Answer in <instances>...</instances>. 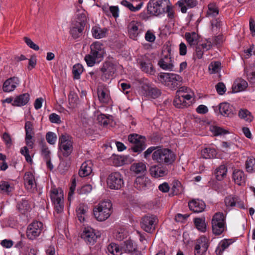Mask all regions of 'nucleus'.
Segmentation results:
<instances>
[{
	"instance_id": "obj_1",
	"label": "nucleus",
	"mask_w": 255,
	"mask_h": 255,
	"mask_svg": "<svg viewBox=\"0 0 255 255\" xmlns=\"http://www.w3.org/2000/svg\"><path fill=\"white\" fill-rule=\"evenodd\" d=\"M90 49V53L86 55L84 59L87 65L92 67L103 59L105 50L104 44L99 41L92 43Z\"/></svg>"
},
{
	"instance_id": "obj_2",
	"label": "nucleus",
	"mask_w": 255,
	"mask_h": 255,
	"mask_svg": "<svg viewBox=\"0 0 255 255\" xmlns=\"http://www.w3.org/2000/svg\"><path fill=\"white\" fill-rule=\"evenodd\" d=\"M158 80L164 86L174 90L181 86L182 78L179 75L171 73H160Z\"/></svg>"
},
{
	"instance_id": "obj_3",
	"label": "nucleus",
	"mask_w": 255,
	"mask_h": 255,
	"mask_svg": "<svg viewBox=\"0 0 255 255\" xmlns=\"http://www.w3.org/2000/svg\"><path fill=\"white\" fill-rule=\"evenodd\" d=\"M112 204L110 201L100 202L93 209L95 218L99 221L107 220L112 213Z\"/></svg>"
},
{
	"instance_id": "obj_4",
	"label": "nucleus",
	"mask_w": 255,
	"mask_h": 255,
	"mask_svg": "<svg viewBox=\"0 0 255 255\" xmlns=\"http://www.w3.org/2000/svg\"><path fill=\"white\" fill-rule=\"evenodd\" d=\"M152 159L160 164H170L175 160L173 152L168 148L159 149L153 152Z\"/></svg>"
},
{
	"instance_id": "obj_5",
	"label": "nucleus",
	"mask_w": 255,
	"mask_h": 255,
	"mask_svg": "<svg viewBox=\"0 0 255 255\" xmlns=\"http://www.w3.org/2000/svg\"><path fill=\"white\" fill-rule=\"evenodd\" d=\"M168 3L169 0H150L147 4L148 12L155 16L164 13Z\"/></svg>"
},
{
	"instance_id": "obj_6",
	"label": "nucleus",
	"mask_w": 255,
	"mask_h": 255,
	"mask_svg": "<svg viewBox=\"0 0 255 255\" xmlns=\"http://www.w3.org/2000/svg\"><path fill=\"white\" fill-rule=\"evenodd\" d=\"M225 216L223 213L217 212L214 214L212 219V231L214 234H222L225 228Z\"/></svg>"
},
{
	"instance_id": "obj_7",
	"label": "nucleus",
	"mask_w": 255,
	"mask_h": 255,
	"mask_svg": "<svg viewBox=\"0 0 255 255\" xmlns=\"http://www.w3.org/2000/svg\"><path fill=\"white\" fill-rule=\"evenodd\" d=\"M128 140L133 144L131 149L134 152H140L146 147V139L140 135L130 134L128 136Z\"/></svg>"
},
{
	"instance_id": "obj_8",
	"label": "nucleus",
	"mask_w": 255,
	"mask_h": 255,
	"mask_svg": "<svg viewBox=\"0 0 255 255\" xmlns=\"http://www.w3.org/2000/svg\"><path fill=\"white\" fill-rule=\"evenodd\" d=\"M50 198L54 204L55 211L61 213L63 210V194L60 189L52 188L50 191Z\"/></svg>"
},
{
	"instance_id": "obj_9",
	"label": "nucleus",
	"mask_w": 255,
	"mask_h": 255,
	"mask_svg": "<svg viewBox=\"0 0 255 255\" xmlns=\"http://www.w3.org/2000/svg\"><path fill=\"white\" fill-rule=\"evenodd\" d=\"M43 224L40 221H35L30 224L27 228L26 236L29 240L35 239L43 232Z\"/></svg>"
},
{
	"instance_id": "obj_10",
	"label": "nucleus",
	"mask_w": 255,
	"mask_h": 255,
	"mask_svg": "<svg viewBox=\"0 0 255 255\" xmlns=\"http://www.w3.org/2000/svg\"><path fill=\"white\" fill-rule=\"evenodd\" d=\"M59 148L65 157L69 156L73 150L71 137L67 134H62L59 139Z\"/></svg>"
},
{
	"instance_id": "obj_11",
	"label": "nucleus",
	"mask_w": 255,
	"mask_h": 255,
	"mask_svg": "<svg viewBox=\"0 0 255 255\" xmlns=\"http://www.w3.org/2000/svg\"><path fill=\"white\" fill-rule=\"evenodd\" d=\"M108 186L112 189H120L124 185L122 175L119 172L111 173L107 178Z\"/></svg>"
},
{
	"instance_id": "obj_12",
	"label": "nucleus",
	"mask_w": 255,
	"mask_h": 255,
	"mask_svg": "<svg viewBox=\"0 0 255 255\" xmlns=\"http://www.w3.org/2000/svg\"><path fill=\"white\" fill-rule=\"evenodd\" d=\"M157 218L153 215H146L142 217L140 222L142 229L147 233H152L155 230Z\"/></svg>"
},
{
	"instance_id": "obj_13",
	"label": "nucleus",
	"mask_w": 255,
	"mask_h": 255,
	"mask_svg": "<svg viewBox=\"0 0 255 255\" xmlns=\"http://www.w3.org/2000/svg\"><path fill=\"white\" fill-rule=\"evenodd\" d=\"M137 63L140 65L141 70L148 74L154 75L155 70L154 68L151 60L146 56L142 55L137 59Z\"/></svg>"
},
{
	"instance_id": "obj_14",
	"label": "nucleus",
	"mask_w": 255,
	"mask_h": 255,
	"mask_svg": "<svg viewBox=\"0 0 255 255\" xmlns=\"http://www.w3.org/2000/svg\"><path fill=\"white\" fill-rule=\"evenodd\" d=\"M101 71L102 72V79L103 81H107L114 76L116 71V66L111 62H106L103 64Z\"/></svg>"
},
{
	"instance_id": "obj_15",
	"label": "nucleus",
	"mask_w": 255,
	"mask_h": 255,
	"mask_svg": "<svg viewBox=\"0 0 255 255\" xmlns=\"http://www.w3.org/2000/svg\"><path fill=\"white\" fill-rule=\"evenodd\" d=\"M144 31V25L140 22H132L128 25L129 37L132 39H136L138 35Z\"/></svg>"
},
{
	"instance_id": "obj_16",
	"label": "nucleus",
	"mask_w": 255,
	"mask_h": 255,
	"mask_svg": "<svg viewBox=\"0 0 255 255\" xmlns=\"http://www.w3.org/2000/svg\"><path fill=\"white\" fill-rule=\"evenodd\" d=\"M209 247L208 240L204 236L197 240L195 247V255H203Z\"/></svg>"
},
{
	"instance_id": "obj_17",
	"label": "nucleus",
	"mask_w": 255,
	"mask_h": 255,
	"mask_svg": "<svg viewBox=\"0 0 255 255\" xmlns=\"http://www.w3.org/2000/svg\"><path fill=\"white\" fill-rule=\"evenodd\" d=\"M81 17L80 21H76L70 30L71 34L74 38L79 37L84 28L86 19V15L85 14H82Z\"/></svg>"
},
{
	"instance_id": "obj_18",
	"label": "nucleus",
	"mask_w": 255,
	"mask_h": 255,
	"mask_svg": "<svg viewBox=\"0 0 255 255\" xmlns=\"http://www.w3.org/2000/svg\"><path fill=\"white\" fill-rule=\"evenodd\" d=\"M81 238L87 244L93 245L96 242L98 236L96 235L94 229L90 227H87L85 228L82 232Z\"/></svg>"
},
{
	"instance_id": "obj_19",
	"label": "nucleus",
	"mask_w": 255,
	"mask_h": 255,
	"mask_svg": "<svg viewBox=\"0 0 255 255\" xmlns=\"http://www.w3.org/2000/svg\"><path fill=\"white\" fill-rule=\"evenodd\" d=\"M151 184V181L148 177L144 176H138L134 181V187L138 190H143L150 187Z\"/></svg>"
},
{
	"instance_id": "obj_20",
	"label": "nucleus",
	"mask_w": 255,
	"mask_h": 255,
	"mask_svg": "<svg viewBox=\"0 0 255 255\" xmlns=\"http://www.w3.org/2000/svg\"><path fill=\"white\" fill-rule=\"evenodd\" d=\"M19 79L16 77L8 78L3 84L2 89L4 92H10L14 90L19 84Z\"/></svg>"
},
{
	"instance_id": "obj_21",
	"label": "nucleus",
	"mask_w": 255,
	"mask_h": 255,
	"mask_svg": "<svg viewBox=\"0 0 255 255\" xmlns=\"http://www.w3.org/2000/svg\"><path fill=\"white\" fill-rule=\"evenodd\" d=\"M24 185L27 190L33 191L36 189L37 186L35 177L30 172H27L24 175Z\"/></svg>"
},
{
	"instance_id": "obj_22",
	"label": "nucleus",
	"mask_w": 255,
	"mask_h": 255,
	"mask_svg": "<svg viewBox=\"0 0 255 255\" xmlns=\"http://www.w3.org/2000/svg\"><path fill=\"white\" fill-rule=\"evenodd\" d=\"M219 110L221 114L224 116L230 117L235 114V108L228 103H223L219 105Z\"/></svg>"
},
{
	"instance_id": "obj_23",
	"label": "nucleus",
	"mask_w": 255,
	"mask_h": 255,
	"mask_svg": "<svg viewBox=\"0 0 255 255\" xmlns=\"http://www.w3.org/2000/svg\"><path fill=\"white\" fill-rule=\"evenodd\" d=\"M189 209L195 213H200L204 211L205 204L202 200L193 199L188 203Z\"/></svg>"
},
{
	"instance_id": "obj_24",
	"label": "nucleus",
	"mask_w": 255,
	"mask_h": 255,
	"mask_svg": "<svg viewBox=\"0 0 255 255\" xmlns=\"http://www.w3.org/2000/svg\"><path fill=\"white\" fill-rule=\"evenodd\" d=\"M150 174L155 178L163 177L168 173V170L163 166L153 165L150 168Z\"/></svg>"
},
{
	"instance_id": "obj_25",
	"label": "nucleus",
	"mask_w": 255,
	"mask_h": 255,
	"mask_svg": "<svg viewBox=\"0 0 255 255\" xmlns=\"http://www.w3.org/2000/svg\"><path fill=\"white\" fill-rule=\"evenodd\" d=\"M159 67L163 70L172 71L173 64L170 55H164L163 57L159 60L158 63Z\"/></svg>"
},
{
	"instance_id": "obj_26",
	"label": "nucleus",
	"mask_w": 255,
	"mask_h": 255,
	"mask_svg": "<svg viewBox=\"0 0 255 255\" xmlns=\"http://www.w3.org/2000/svg\"><path fill=\"white\" fill-rule=\"evenodd\" d=\"M122 253L124 252L126 253L132 254L136 255V252H139L137 250L136 245L133 243L131 240H128L125 241L121 247Z\"/></svg>"
},
{
	"instance_id": "obj_27",
	"label": "nucleus",
	"mask_w": 255,
	"mask_h": 255,
	"mask_svg": "<svg viewBox=\"0 0 255 255\" xmlns=\"http://www.w3.org/2000/svg\"><path fill=\"white\" fill-rule=\"evenodd\" d=\"M88 209L89 208L87 205L84 204H80L77 206L76 212L77 218L80 222H83L85 221V218L87 217Z\"/></svg>"
},
{
	"instance_id": "obj_28",
	"label": "nucleus",
	"mask_w": 255,
	"mask_h": 255,
	"mask_svg": "<svg viewBox=\"0 0 255 255\" xmlns=\"http://www.w3.org/2000/svg\"><path fill=\"white\" fill-rule=\"evenodd\" d=\"M248 86V84L246 81L242 78H238L235 81L232 89L234 92L237 93L245 90Z\"/></svg>"
},
{
	"instance_id": "obj_29",
	"label": "nucleus",
	"mask_w": 255,
	"mask_h": 255,
	"mask_svg": "<svg viewBox=\"0 0 255 255\" xmlns=\"http://www.w3.org/2000/svg\"><path fill=\"white\" fill-rule=\"evenodd\" d=\"M185 38L190 46L198 45L199 41V36L195 32H186Z\"/></svg>"
},
{
	"instance_id": "obj_30",
	"label": "nucleus",
	"mask_w": 255,
	"mask_h": 255,
	"mask_svg": "<svg viewBox=\"0 0 255 255\" xmlns=\"http://www.w3.org/2000/svg\"><path fill=\"white\" fill-rule=\"evenodd\" d=\"M29 100V95L24 93L17 96L12 104L14 106H22L25 105Z\"/></svg>"
},
{
	"instance_id": "obj_31",
	"label": "nucleus",
	"mask_w": 255,
	"mask_h": 255,
	"mask_svg": "<svg viewBox=\"0 0 255 255\" xmlns=\"http://www.w3.org/2000/svg\"><path fill=\"white\" fill-rule=\"evenodd\" d=\"M92 163L90 161L83 162L79 171L80 177H86L90 174L92 172Z\"/></svg>"
},
{
	"instance_id": "obj_32",
	"label": "nucleus",
	"mask_w": 255,
	"mask_h": 255,
	"mask_svg": "<svg viewBox=\"0 0 255 255\" xmlns=\"http://www.w3.org/2000/svg\"><path fill=\"white\" fill-rule=\"evenodd\" d=\"M233 178L235 182L239 185H243L245 183L246 177L244 172L242 170H235L233 173Z\"/></svg>"
},
{
	"instance_id": "obj_33",
	"label": "nucleus",
	"mask_w": 255,
	"mask_h": 255,
	"mask_svg": "<svg viewBox=\"0 0 255 255\" xmlns=\"http://www.w3.org/2000/svg\"><path fill=\"white\" fill-rule=\"evenodd\" d=\"M108 29L106 28H101L98 26H94L92 28V33L94 37L100 39L106 36Z\"/></svg>"
},
{
	"instance_id": "obj_34",
	"label": "nucleus",
	"mask_w": 255,
	"mask_h": 255,
	"mask_svg": "<svg viewBox=\"0 0 255 255\" xmlns=\"http://www.w3.org/2000/svg\"><path fill=\"white\" fill-rule=\"evenodd\" d=\"M146 91V96L148 97L156 99L160 96L161 90L156 87H147L144 89Z\"/></svg>"
},
{
	"instance_id": "obj_35",
	"label": "nucleus",
	"mask_w": 255,
	"mask_h": 255,
	"mask_svg": "<svg viewBox=\"0 0 255 255\" xmlns=\"http://www.w3.org/2000/svg\"><path fill=\"white\" fill-rule=\"evenodd\" d=\"M217 152L214 148L206 147L201 150V155L205 159L213 158L216 156Z\"/></svg>"
},
{
	"instance_id": "obj_36",
	"label": "nucleus",
	"mask_w": 255,
	"mask_h": 255,
	"mask_svg": "<svg viewBox=\"0 0 255 255\" xmlns=\"http://www.w3.org/2000/svg\"><path fill=\"white\" fill-rule=\"evenodd\" d=\"M13 190L12 184L6 181L0 182V191L1 193L8 195Z\"/></svg>"
},
{
	"instance_id": "obj_37",
	"label": "nucleus",
	"mask_w": 255,
	"mask_h": 255,
	"mask_svg": "<svg viewBox=\"0 0 255 255\" xmlns=\"http://www.w3.org/2000/svg\"><path fill=\"white\" fill-rule=\"evenodd\" d=\"M191 104V101H187V100H183L180 97L175 96L173 100V105L177 108H183L187 107Z\"/></svg>"
},
{
	"instance_id": "obj_38",
	"label": "nucleus",
	"mask_w": 255,
	"mask_h": 255,
	"mask_svg": "<svg viewBox=\"0 0 255 255\" xmlns=\"http://www.w3.org/2000/svg\"><path fill=\"white\" fill-rule=\"evenodd\" d=\"M108 252L113 255H121L122 249L119 245L114 243H112L107 247Z\"/></svg>"
},
{
	"instance_id": "obj_39",
	"label": "nucleus",
	"mask_w": 255,
	"mask_h": 255,
	"mask_svg": "<svg viewBox=\"0 0 255 255\" xmlns=\"http://www.w3.org/2000/svg\"><path fill=\"white\" fill-rule=\"evenodd\" d=\"M227 172V168L226 166L225 165H221L216 169L215 172L216 179L219 181L222 180L226 175Z\"/></svg>"
},
{
	"instance_id": "obj_40",
	"label": "nucleus",
	"mask_w": 255,
	"mask_h": 255,
	"mask_svg": "<svg viewBox=\"0 0 255 255\" xmlns=\"http://www.w3.org/2000/svg\"><path fill=\"white\" fill-rule=\"evenodd\" d=\"M103 9L107 15L111 13L115 18H118L119 16V9L117 6H111L109 8L103 7Z\"/></svg>"
},
{
	"instance_id": "obj_41",
	"label": "nucleus",
	"mask_w": 255,
	"mask_h": 255,
	"mask_svg": "<svg viewBox=\"0 0 255 255\" xmlns=\"http://www.w3.org/2000/svg\"><path fill=\"white\" fill-rule=\"evenodd\" d=\"M219 9L214 3H209L208 5V10L206 13L207 17H214L218 15Z\"/></svg>"
},
{
	"instance_id": "obj_42",
	"label": "nucleus",
	"mask_w": 255,
	"mask_h": 255,
	"mask_svg": "<svg viewBox=\"0 0 255 255\" xmlns=\"http://www.w3.org/2000/svg\"><path fill=\"white\" fill-rule=\"evenodd\" d=\"M238 198L233 195H230L225 197L224 202L227 209L229 210L236 206Z\"/></svg>"
},
{
	"instance_id": "obj_43",
	"label": "nucleus",
	"mask_w": 255,
	"mask_h": 255,
	"mask_svg": "<svg viewBox=\"0 0 255 255\" xmlns=\"http://www.w3.org/2000/svg\"><path fill=\"white\" fill-rule=\"evenodd\" d=\"M131 170L136 174L143 173L146 171V166L142 162L135 163L131 165Z\"/></svg>"
},
{
	"instance_id": "obj_44",
	"label": "nucleus",
	"mask_w": 255,
	"mask_h": 255,
	"mask_svg": "<svg viewBox=\"0 0 255 255\" xmlns=\"http://www.w3.org/2000/svg\"><path fill=\"white\" fill-rule=\"evenodd\" d=\"M172 194L173 195L181 194L183 192V187L181 183L178 181H174L172 187Z\"/></svg>"
},
{
	"instance_id": "obj_45",
	"label": "nucleus",
	"mask_w": 255,
	"mask_h": 255,
	"mask_svg": "<svg viewBox=\"0 0 255 255\" xmlns=\"http://www.w3.org/2000/svg\"><path fill=\"white\" fill-rule=\"evenodd\" d=\"M246 168L247 172H255V158L253 157H248L246 162Z\"/></svg>"
},
{
	"instance_id": "obj_46",
	"label": "nucleus",
	"mask_w": 255,
	"mask_h": 255,
	"mask_svg": "<svg viewBox=\"0 0 255 255\" xmlns=\"http://www.w3.org/2000/svg\"><path fill=\"white\" fill-rule=\"evenodd\" d=\"M194 224L196 228L202 232H205L206 229V224L205 219L195 218Z\"/></svg>"
},
{
	"instance_id": "obj_47",
	"label": "nucleus",
	"mask_w": 255,
	"mask_h": 255,
	"mask_svg": "<svg viewBox=\"0 0 255 255\" xmlns=\"http://www.w3.org/2000/svg\"><path fill=\"white\" fill-rule=\"evenodd\" d=\"M238 115L240 118L244 119L247 122H251L253 121V117L251 115V113L247 110L241 109Z\"/></svg>"
},
{
	"instance_id": "obj_48",
	"label": "nucleus",
	"mask_w": 255,
	"mask_h": 255,
	"mask_svg": "<svg viewBox=\"0 0 255 255\" xmlns=\"http://www.w3.org/2000/svg\"><path fill=\"white\" fill-rule=\"evenodd\" d=\"M83 66L80 64H76L73 67L72 73L74 75V79H79L80 78V75L83 72Z\"/></svg>"
},
{
	"instance_id": "obj_49",
	"label": "nucleus",
	"mask_w": 255,
	"mask_h": 255,
	"mask_svg": "<svg viewBox=\"0 0 255 255\" xmlns=\"http://www.w3.org/2000/svg\"><path fill=\"white\" fill-rule=\"evenodd\" d=\"M245 71L247 73L249 82L252 83H255V64L251 68L245 69Z\"/></svg>"
},
{
	"instance_id": "obj_50",
	"label": "nucleus",
	"mask_w": 255,
	"mask_h": 255,
	"mask_svg": "<svg viewBox=\"0 0 255 255\" xmlns=\"http://www.w3.org/2000/svg\"><path fill=\"white\" fill-rule=\"evenodd\" d=\"M99 100L101 102L107 103L109 101V97L103 88H99L97 91Z\"/></svg>"
},
{
	"instance_id": "obj_51",
	"label": "nucleus",
	"mask_w": 255,
	"mask_h": 255,
	"mask_svg": "<svg viewBox=\"0 0 255 255\" xmlns=\"http://www.w3.org/2000/svg\"><path fill=\"white\" fill-rule=\"evenodd\" d=\"M121 3L123 5L128 7L131 11L134 12L139 10L141 8V6L142 5V3H140L137 4L136 6H134L131 3H130V2L128 1L127 0H123L121 2Z\"/></svg>"
},
{
	"instance_id": "obj_52",
	"label": "nucleus",
	"mask_w": 255,
	"mask_h": 255,
	"mask_svg": "<svg viewBox=\"0 0 255 255\" xmlns=\"http://www.w3.org/2000/svg\"><path fill=\"white\" fill-rule=\"evenodd\" d=\"M24 128L25 135H34V131L33 124L30 121H26L25 123Z\"/></svg>"
},
{
	"instance_id": "obj_53",
	"label": "nucleus",
	"mask_w": 255,
	"mask_h": 255,
	"mask_svg": "<svg viewBox=\"0 0 255 255\" xmlns=\"http://www.w3.org/2000/svg\"><path fill=\"white\" fill-rule=\"evenodd\" d=\"M78 100L77 95L74 92H70L68 95L69 104L70 106L73 108L74 107Z\"/></svg>"
},
{
	"instance_id": "obj_54",
	"label": "nucleus",
	"mask_w": 255,
	"mask_h": 255,
	"mask_svg": "<svg viewBox=\"0 0 255 255\" xmlns=\"http://www.w3.org/2000/svg\"><path fill=\"white\" fill-rule=\"evenodd\" d=\"M176 95L180 97L183 100H187V101H190L192 98V96L187 93V91L182 92L181 90H177L176 93Z\"/></svg>"
},
{
	"instance_id": "obj_55",
	"label": "nucleus",
	"mask_w": 255,
	"mask_h": 255,
	"mask_svg": "<svg viewBox=\"0 0 255 255\" xmlns=\"http://www.w3.org/2000/svg\"><path fill=\"white\" fill-rule=\"evenodd\" d=\"M221 66V63L218 61L212 62L209 66V69L212 73H215L219 71Z\"/></svg>"
},
{
	"instance_id": "obj_56",
	"label": "nucleus",
	"mask_w": 255,
	"mask_h": 255,
	"mask_svg": "<svg viewBox=\"0 0 255 255\" xmlns=\"http://www.w3.org/2000/svg\"><path fill=\"white\" fill-rule=\"evenodd\" d=\"M20 153L24 156L25 160L27 162H31L32 159L29 153V150L27 146H24L20 149Z\"/></svg>"
},
{
	"instance_id": "obj_57",
	"label": "nucleus",
	"mask_w": 255,
	"mask_h": 255,
	"mask_svg": "<svg viewBox=\"0 0 255 255\" xmlns=\"http://www.w3.org/2000/svg\"><path fill=\"white\" fill-rule=\"evenodd\" d=\"M204 54V51L202 49V47L199 45H197L195 49V52L194 54L193 58L195 60L196 59H201Z\"/></svg>"
},
{
	"instance_id": "obj_58",
	"label": "nucleus",
	"mask_w": 255,
	"mask_h": 255,
	"mask_svg": "<svg viewBox=\"0 0 255 255\" xmlns=\"http://www.w3.org/2000/svg\"><path fill=\"white\" fill-rule=\"evenodd\" d=\"M57 136L56 134L52 132H48L46 135V139L47 141L51 144H54L56 140Z\"/></svg>"
},
{
	"instance_id": "obj_59",
	"label": "nucleus",
	"mask_w": 255,
	"mask_h": 255,
	"mask_svg": "<svg viewBox=\"0 0 255 255\" xmlns=\"http://www.w3.org/2000/svg\"><path fill=\"white\" fill-rule=\"evenodd\" d=\"M18 209L21 211L22 213H24L25 210H28L30 208V206L27 200H22L21 202L18 204Z\"/></svg>"
},
{
	"instance_id": "obj_60",
	"label": "nucleus",
	"mask_w": 255,
	"mask_h": 255,
	"mask_svg": "<svg viewBox=\"0 0 255 255\" xmlns=\"http://www.w3.org/2000/svg\"><path fill=\"white\" fill-rule=\"evenodd\" d=\"M212 131L214 132L215 136L226 134L229 133L228 130L218 127H214L213 128Z\"/></svg>"
},
{
	"instance_id": "obj_61",
	"label": "nucleus",
	"mask_w": 255,
	"mask_h": 255,
	"mask_svg": "<svg viewBox=\"0 0 255 255\" xmlns=\"http://www.w3.org/2000/svg\"><path fill=\"white\" fill-rule=\"evenodd\" d=\"M216 89L217 93L220 95H223L226 91L225 85L222 82H219L216 85Z\"/></svg>"
},
{
	"instance_id": "obj_62",
	"label": "nucleus",
	"mask_w": 255,
	"mask_h": 255,
	"mask_svg": "<svg viewBox=\"0 0 255 255\" xmlns=\"http://www.w3.org/2000/svg\"><path fill=\"white\" fill-rule=\"evenodd\" d=\"M25 140L26 144L31 149L33 148L34 139L32 135H25Z\"/></svg>"
},
{
	"instance_id": "obj_63",
	"label": "nucleus",
	"mask_w": 255,
	"mask_h": 255,
	"mask_svg": "<svg viewBox=\"0 0 255 255\" xmlns=\"http://www.w3.org/2000/svg\"><path fill=\"white\" fill-rule=\"evenodd\" d=\"M24 40L26 44L31 48L35 50H38L39 49V46L35 44L30 38L25 37H24Z\"/></svg>"
},
{
	"instance_id": "obj_64",
	"label": "nucleus",
	"mask_w": 255,
	"mask_h": 255,
	"mask_svg": "<svg viewBox=\"0 0 255 255\" xmlns=\"http://www.w3.org/2000/svg\"><path fill=\"white\" fill-rule=\"evenodd\" d=\"M41 154L44 160L50 158V151L46 145H43L41 149Z\"/></svg>"
}]
</instances>
